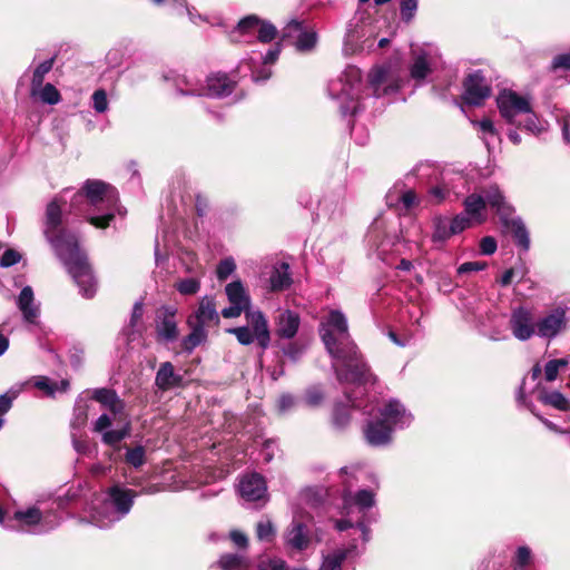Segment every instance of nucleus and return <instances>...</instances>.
Returning a JSON list of instances; mask_svg holds the SVG:
<instances>
[{"label": "nucleus", "instance_id": "obj_1", "mask_svg": "<svg viewBox=\"0 0 570 570\" xmlns=\"http://www.w3.org/2000/svg\"><path fill=\"white\" fill-rule=\"evenodd\" d=\"M68 198L70 212L83 216L97 228L108 227L116 214L125 215L126 210L118 204V193L114 187L90 179L71 197L69 190H65L47 206L45 235L76 282L80 294L91 298L97 291V281L87 254L80 248L77 236L61 227Z\"/></svg>", "mask_w": 570, "mask_h": 570}, {"label": "nucleus", "instance_id": "obj_2", "mask_svg": "<svg viewBox=\"0 0 570 570\" xmlns=\"http://www.w3.org/2000/svg\"><path fill=\"white\" fill-rule=\"evenodd\" d=\"M320 335L332 358L337 381L355 387L352 392H344L351 406L372 415L373 409L367 410L358 396L367 392V386L374 385L376 377L351 338L345 315L338 309L330 311L320 324Z\"/></svg>", "mask_w": 570, "mask_h": 570}, {"label": "nucleus", "instance_id": "obj_3", "mask_svg": "<svg viewBox=\"0 0 570 570\" xmlns=\"http://www.w3.org/2000/svg\"><path fill=\"white\" fill-rule=\"evenodd\" d=\"M399 88L397 82L389 80L386 68L374 67L368 72L367 86L363 89L361 70L355 66H347L337 79L328 83V94L337 101L344 117H354L366 107L368 100L393 95Z\"/></svg>", "mask_w": 570, "mask_h": 570}, {"label": "nucleus", "instance_id": "obj_4", "mask_svg": "<svg viewBox=\"0 0 570 570\" xmlns=\"http://www.w3.org/2000/svg\"><path fill=\"white\" fill-rule=\"evenodd\" d=\"M69 499L58 497L50 502L37 501L33 505L20 508L12 513L0 507V524L9 530L43 534L52 531L61 523V514Z\"/></svg>", "mask_w": 570, "mask_h": 570}, {"label": "nucleus", "instance_id": "obj_5", "mask_svg": "<svg viewBox=\"0 0 570 570\" xmlns=\"http://www.w3.org/2000/svg\"><path fill=\"white\" fill-rule=\"evenodd\" d=\"M345 517L335 521L338 531L352 530L350 537H356L366 544L371 539L368 510L374 505V492L367 489L358 490L355 494L345 492L343 495Z\"/></svg>", "mask_w": 570, "mask_h": 570}, {"label": "nucleus", "instance_id": "obj_6", "mask_svg": "<svg viewBox=\"0 0 570 570\" xmlns=\"http://www.w3.org/2000/svg\"><path fill=\"white\" fill-rule=\"evenodd\" d=\"M136 497L131 489L111 487L106 498L92 508L90 522L100 529L110 528L130 512Z\"/></svg>", "mask_w": 570, "mask_h": 570}, {"label": "nucleus", "instance_id": "obj_7", "mask_svg": "<svg viewBox=\"0 0 570 570\" xmlns=\"http://www.w3.org/2000/svg\"><path fill=\"white\" fill-rule=\"evenodd\" d=\"M235 81L226 73H215L207 77L205 85H199L186 77L177 80V90L183 96H206L209 98H224L235 88Z\"/></svg>", "mask_w": 570, "mask_h": 570}, {"label": "nucleus", "instance_id": "obj_8", "mask_svg": "<svg viewBox=\"0 0 570 570\" xmlns=\"http://www.w3.org/2000/svg\"><path fill=\"white\" fill-rule=\"evenodd\" d=\"M277 29L267 20L255 14L240 19L237 26L230 31L232 42H250L255 37L262 43H269L276 39Z\"/></svg>", "mask_w": 570, "mask_h": 570}, {"label": "nucleus", "instance_id": "obj_9", "mask_svg": "<svg viewBox=\"0 0 570 570\" xmlns=\"http://www.w3.org/2000/svg\"><path fill=\"white\" fill-rule=\"evenodd\" d=\"M363 541L351 537L346 544L333 549L323 557L318 570H355L352 563L365 551Z\"/></svg>", "mask_w": 570, "mask_h": 570}, {"label": "nucleus", "instance_id": "obj_10", "mask_svg": "<svg viewBox=\"0 0 570 570\" xmlns=\"http://www.w3.org/2000/svg\"><path fill=\"white\" fill-rule=\"evenodd\" d=\"M243 312L245 313L247 323L250 327H254L258 345L263 350L267 348L271 342V335L267 321L261 311L247 309L237 304H230V306L222 309V315L224 318H235Z\"/></svg>", "mask_w": 570, "mask_h": 570}, {"label": "nucleus", "instance_id": "obj_11", "mask_svg": "<svg viewBox=\"0 0 570 570\" xmlns=\"http://www.w3.org/2000/svg\"><path fill=\"white\" fill-rule=\"evenodd\" d=\"M436 66V53L432 48L415 47L411 50L410 78L422 86Z\"/></svg>", "mask_w": 570, "mask_h": 570}, {"label": "nucleus", "instance_id": "obj_12", "mask_svg": "<svg viewBox=\"0 0 570 570\" xmlns=\"http://www.w3.org/2000/svg\"><path fill=\"white\" fill-rule=\"evenodd\" d=\"M112 420L107 413H102L94 423L92 431L101 434V442L110 448H120L122 440L131 433V423L126 421L121 428L111 429Z\"/></svg>", "mask_w": 570, "mask_h": 570}, {"label": "nucleus", "instance_id": "obj_13", "mask_svg": "<svg viewBox=\"0 0 570 570\" xmlns=\"http://www.w3.org/2000/svg\"><path fill=\"white\" fill-rule=\"evenodd\" d=\"M497 104L502 118L511 125L517 124L518 117L527 112L530 107V102L525 97L512 90L501 91L497 98Z\"/></svg>", "mask_w": 570, "mask_h": 570}, {"label": "nucleus", "instance_id": "obj_14", "mask_svg": "<svg viewBox=\"0 0 570 570\" xmlns=\"http://www.w3.org/2000/svg\"><path fill=\"white\" fill-rule=\"evenodd\" d=\"M377 416L392 430L405 429L413 421L412 414L396 399H391L377 407Z\"/></svg>", "mask_w": 570, "mask_h": 570}, {"label": "nucleus", "instance_id": "obj_15", "mask_svg": "<svg viewBox=\"0 0 570 570\" xmlns=\"http://www.w3.org/2000/svg\"><path fill=\"white\" fill-rule=\"evenodd\" d=\"M463 87V100L471 106L482 105L491 95V87L480 70L469 73Z\"/></svg>", "mask_w": 570, "mask_h": 570}, {"label": "nucleus", "instance_id": "obj_16", "mask_svg": "<svg viewBox=\"0 0 570 570\" xmlns=\"http://www.w3.org/2000/svg\"><path fill=\"white\" fill-rule=\"evenodd\" d=\"M509 325L513 336L522 342L530 340L537 334L533 315L525 307H517L512 311Z\"/></svg>", "mask_w": 570, "mask_h": 570}, {"label": "nucleus", "instance_id": "obj_17", "mask_svg": "<svg viewBox=\"0 0 570 570\" xmlns=\"http://www.w3.org/2000/svg\"><path fill=\"white\" fill-rule=\"evenodd\" d=\"M313 538L306 523L293 520L284 532L285 547L291 551L302 552L309 548Z\"/></svg>", "mask_w": 570, "mask_h": 570}, {"label": "nucleus", "instance_id": "obj_18", "mask_svg": "<svg viewBox=\"0 0 570 570\" xmlns=\"http://www.w3.org/2000/svg\"><path fill=\"white\" fill-rule=\"evenodd\" d=\"M537 335L542 338H554L567 326L566 311L561 307L554 308L549 314L535 322Z\"/></svg>", "mask_w": 570, "mask_h": 570}, {"label": "nucleus", "instance_id": "obj_19", "mask_svg": "<svg viewBox=\"0 0 570 570\" xmlns=\"http://www.w3.org/2000/svg\"><path fill=\"white\" fill-rule=\"evenodd\" d=\"M393 430L385 424L377 415L367 420L363 428L365 441L371 446H385L392 441Z\"/></svg>", "mask_w": 570, "mask_h": 570}, {"label": "nucleus", "instance_id": "obj_20", "mask_svg": "<svg viewBox=\"0 0 570 570\" xmlns=\"http://www.w3.org/2000/svg\"><path fill=\"white\" fill-rule=\"evenodd\" d=\"M156 333L159 342L170 343L178 337L176 312L171 308H163L157 313Z\"/></svg>", "mask_w": 570, "mask_h": 570}, {"label": "nucleus", "instance_id": "obj_21", "mask_svg": "<svg viewBox=\"0 0 570 570\" xmlns=\"http://www.w3.org/2000/svg\"><path fill=\"white\" fill-rule=\"evenodd\" d=\"M284 37H289L292 33H297L295 48L301 52H308L313 50L317 43V33L315 31H307L303 29L302 22L293 20L284 28Z\"/></svg>", "mask_w": 570, "mask_h": 570}, {"label": "nucleus", "instance_id": "obj_22", "mask_svg": "<svg viewBox=\"0 0 570 570\" xmlns=\"http://www.w3.org/2000/svg\"><path fill=\"white\" fill-rule=\"evenodd\" d=\"M266 483L258 473L244 475L239 482V493L247 501H258L266 494Z\"/></svg>", "mask_w": 570, "mask_h": 570}, {"label": "nucleus", "instance_id": "obj_23", "mask_svg": "<svg viewBox=\"0 0 570 570\" xmlns=\"http://www.w3.org/2000/svg\"><path fill=\"white\" fill-rule=\"evenodd\" d=\"M212 323L218 324L219 315L214 298L204 296L199 302L198 308L189 316L188 324H198L206 327Z\"/></svg>", "mask_w": 570, "mask_h": 570}, {"label": "nucleus", "instance_id": "obj_24", "mask_svg": "<svg viewBox=\"0 0 570 570\" xmlns=\"http://www.w3.org/2000/svg\"><path fill=\"white\" fill-rule=\"evenodd\" d=\"M301 318L296 312L291 309L279 311L275 318V333L279 338L292 340L297 334Z\"/></svg>", "mask_w": 570, "mask_h": 570}, {"label": "nucleus", "instance_id": "obj_25", "mask_svg": "<svg viewBox=\"0 0 570 570\" xmlns=\"http://www.w3.org/2000/svg\"><path fill=\"white\" fill-rule=\"evenodd\" d=\"M17 306L22 314V318L28 324H37L40 315V307L35 301L33 289L31 286H24L18 298Z\"/></svg>", "mask_w": 570, "mask_h": 570}, {"label": "nucleus", "instance_id": "obj_26", "mask_svg": "<svg viewBox=\"0 0 570 570\" xmlns=\"http://www.w3.org/2000/svg\"><path fill=\"white\" fill-rule=\"evenodd\" d=\"M375 41L374 32L368 26H366V36L362 42L354 40L353 29L348 27L344 37L343 51L345 55H354L363 51L371 52L376 48Z\"/></svg>", "mask_w": 570, "mask_h": 570}, {"label": "nucleus", "instance_id": "obj_27", "mask_svg": "<svg viewBox=\"0 0 570 570\" xmlns=\"http://www.w3.org/2000/svg\"><path fill=\"white\" fill-rule=\"evenodd\" d=\"M184 377L175 371L170 362H164L159 365L156 373L155 385L158 390L166 392L183 386Z\"/></svg>", "mask_w": 570, "mask_h": 570}, {"label": "nucleus", "instance_id": "obj_28", "mask_svg": "<svg viewBox=\"0 0 570 570\" xmlns=\"http://www.w3.org/2000/svg\"><path fill=\"white\" fill-rule=\"evenodd\" d=\"M92 400L99 402L102 406H105L109 412L116 417L121 416L125 412L126 404L118 396L115 390L101 387L95 389L91 392Z\"/></svg>", "mask_w": 570, "mask_h": 570}, {"label": "nucleus", "instance_id": "obj_29", "mask_svg": "<svg viewBox=\"0 0 570 570\" xmlns=\"http://www.w3.org/2000/svg\"><path fill=\"white\" fill-rule=\"evenodd\" d=\"M483 193L484 195L482 196L485 199V205H489L502 219L505 220L511 215L512 208L505 203L504 196L499 187L490 186Z\"/></svg>", "mask_w": 570, "mask_h": 570}, {"label": "nucleus", "instance_id": "obj_30", "mask_svg": "<svg viewBox=\"0 0 570 570\" xmlns=\"http://www.w3.org/2000/svg\"><path fill=\"white\" fill-rule=\"evenodd\" d=\"M443 181L445 186H448L451 195L456 199L460 196H463L465 193L470 191V179L468 175L461 171H446L442 174Z\"/></svg>", "mask_w": 570, "mask_h": 570}, {"label": "nucleus", "instance_id": "obj_31", "mask_svg": "<svg viewBox=\"0 0 570 570\" xmlns=\"http://www.w3.org/2000/svg\"><path fill=\"white\" fill-rule=\"evenodd\" d=\"M464 213L475 223L485 222V199L482 195L471 194L464 199Z\"/></svg>", "mask_w": 570, "mask_h": 570}, {"label": "nucleus", "instance_id": "obj_32", "mask_svg": "<svg viewBox=\"0 0 570 570\" xmlns=\"http://www.w3.org/2000/svg\"><path fill=\"white\" fill-rule=\"evenodd\" d=\"M115 452L120 451L121 449L125 450L124 454V462L138 470L140 469L147 461V450L141 444H136L134 446H129L127 444L121 445L120 448H112Z\"/></svg>", "mask_w": 570, "mask_h": 570}, {"label": "nucleus", "instance_id": "obj_33", "mask_svg": "<svg viewBox=\"0 0 570 570\" xmlns=\"http://www.w3.org/2000/svg\"><path fill=\"white\" fill-rule=\"evenodd\" d=\"M271 288L274 292H281L288 288L292 284L289 265L285 262L278 263L273 267L269 277Z\"/></svg>", "mask_w": 570, "mask_h": 570}, {"label": "nucleus", "instance_id": "obj_34", "mask_svg": "<svg viewBox=\"0 0 570 570\" xmlns=\"http://www.w3.org/2000/svg\"><path fill=\"white\" fill-rule=\"evenodd\" d=\"M225 293L229 304H237L250 309V296L240 281H234L227 284Z\"/></svg>", "mask_w": 570, "mask_h": 570}, {"label": "nucleus", "instance_id": "obj_35", "mask_svg": "<svg viewBox=\"0 0 570 570\" xmlns=\"http://www.w3.org/2000/svg\"><path fill=\"white\" fill-rule=\"evenodd\" d=\"M239 68H248L250 71L252 80L254 82H264L272 76L271 67L264 65L262 60L254 57H252L248 61H242Z\"/></svg>", "mask_w": 570, "mask_h": 570}, {"label": "nucleus", "instance_id": "obj_36", "mask_svg": "<svg viewBox=\"0 0 570 570\" xmlns=\"http://www.w3.org/2000/svg\"><path fill=\"white\" fill-rule=\"evenodd\" d=\"M222 570H254L253 563L242 554L226 553L218 561Z\"/></svg>", "mask_w": 570, "mask_h": 570}, {"label": "nucleus", "instance_id": "obj_37", "mask_svg": "<svg viewBox=\"0 0 570 570\" xmlns=\"http://www.w3.org/2000/svg\"><path fill=\"white\" fill-rule=\"evenodd\" d=\"M433 233H432V242L435 244H443L449 238L454 236L452 233L450 218L446 216H436L432 220Z\"/></svg>", "mask_w": 570, "mask_h": 570}, {"label": "nucleus", "instance_id": "obj_38", "mask_svg": "<svg viewBox=\"0 0 570 570\" xmlns=\"http://www.w3.org/2000/svg\"><path fill=\"white\" fill-rule=\"evenodd\" d=\"M35 387L40 391H43L46 395L53 396L57 392H66L69 389V381L61 380L60 382H55L48 379L47 376H35L32 379Z\"/></svg>", "mask_w": 570, "mask_h": 570}, {"label": "nucleus", "instance_id": "obj_39", "mask_svg": "<svg viewBox=\"0 0 570 570\" xmlns=\"http://www.w3.org/2000/svg\"><path fill=\"white\" fill-rule=\"evenodd\" d=\"M30 95L39 99L43 104L56 105L60 101V94L51 83L40 85L39 87H30Z\"/></svg>", "mask_w": 570, "mask_h": 570}, {"label": "nucleus", "instance_id": "obj_40", "mask_svg": "<svg viewBox=\"0 0 570 570\" xmlns=\"http://www.w3.org/2000/svg\"><path fill=\"white\" fill-rule=\"evenodd\" d=\"M539 401L546 405H550L560 411H569L570 410V400H568L561 392L552 391L546 392L542 391L539 394Z\"/></svg>", "mask_w": 570, "mask_h": 570}, {"label": "nucleus", "instance_id": "obj_41", "mask_svg": "<svg viewBox=\"0 0 570 570\" xmlns=\"http://www.w3.org/2000/svg\"><path fill=\"white\" fill-rule=\"evenodd\" d=\"M191 332L184 338L183 347L185 351L191 352L207 338V331L198 324H188Z\"/></svg>", "mask_w": 570, "mask_h": 570}, {"label": "nucleus", "instance_id": "obj_42", "mask_svg": "<svg viewBox=\"0 0 570 570\" xmlns=\"http://www.w3.org/2000/svg\"><path fill=\"white\" fill-rule=\"evenodd\" d=\"M512 236L515 244L523 250L528 252L530 248V236L524 223L520 219H512Z\"/></svg>", "mask_w": 570, "mask_h": 570}, {"label": "nucleus", "instance_id": "obj_43", "mask_svg": "<svg viewBox=\"0 0 570 570\" xmlns=\"http://www.w3.org/2000/svg\"><path fill=\"white\" fill-rule=\"evenodd\" d=\"M420 203L415 191L413 189H407L403 191L399 197L396 203H392L391 196H389L390 206H395L400 213H407Z\"/></svg>", "mask_w": 570, "mask_h": 570}, {"label": "nucleus", "instance_id": "obj_44", "mask_svg": "<svg viewBox=\"0 0 570 570\" xmlns=\"http://www.w3.org/2000/svg\"><path fill=\"white\" fill-rule=\"evenodd\" d=\"M521 117L524 118L523 121L518 120L515 124L519 128H523L534 135H538L543 130L542 122L538 118L537 114L532 110L531 106L529 107V110Z\"/></svg>", "mask_w": 570, "mask_h": 570}, {"label": "nucleus", "instance_id": "obj_45", "mask_svg": "<svg viewBox=\"0 0 570 570\" xmlns=\"http://www.w3.org/2000/svg\"><path fill=\"white\" fill-rule=\"evenodd\" d=\"M88 406L86 403L77 402L73 409V416L70 422L71 432H79L87 423Z\"/></svg>", "mask_w": 570, "mask_h": 570}, {"label": "nucleus", "instance_id": "obj_46", "mask_svg": "<svg viewBox=\"0 0 570 570\" xmlns=\"http://www.w3.org/2000/svg\"><path fill=\"white\" fill-rule=\"evenodd\" d=\"M552 115L561 127L563 141L570 145V112L566 109L554 108Z\"/></svg>", "mask_w": 570, "mask_h": 570}, {"label": "nucleus", "instance_id": "obj_47", "mask_svg": "<svg viewBox=\"0 0 570 570\" xmlns=\"http://www.w3.org/2000/svg\"><path fill=\"white\" fill-rule=\"evenodd\" d=\"M275 534H276V529L269 519L264 518L257 522L256 535H257L258 540L265 541V542H272L273 539L275 538Z\"/></svg>", "mask_w": 570, "mask_h": 570}, {"label": "nucleus", "instance_id": "obj_48", "mask_svg": "<svg viewBox=\"0 0 570 570\" xmlns=\"http://www.w3.org/2000/svg\"><path fill=\"white\" fill-rule=\"evenodd\" d=\"M351 420L350 409L343 403H336L333 410V424L336 429H345Z\"/></svg>", "mask_w": 570, "mask_h": 570}, {"label": "nucleus", "instance_id": "obj_49", "mask_svg": "<svg viewBox=\"0 0 570 570\" xmlns=\"http://www.w3.org/2000/svg\"><path fill=\"white\" fill-rule=\"evenodd\" d=\"M568 364L569 361L567 358H554L547 362L543 368L546 381L553 382L557 379L559 371L566 368Z\"/></svg>", "mask_w": 570, "mask_h": 570}, {"label": "nucleus", "instance_id": "obj_50", "mask_svg": "<svg viewBox=\"0 0 570 570\" xmlns=\"http://www.w3.org/2000/svg\"><path fill=\"white\" fill-rule=\"evenodd\" d=\"M55 63V58L47 59L39 63L37 68L33 70L31 86L30 87H39L43 83L46 75L52 69Z\"/></svg>", "mask_w": 570, "mask_h": 570}, {"label": "nucleus", "instance_id": "obj_51", "mask_svg": "<svg viewBox=\"0 0 570 570\" xmlns=\"http://www.w3.org/2000/svg\"><path fill=\"white\" fill-rule=\"evenodd\" d=\"M175 287L181 295H194L200 288V281L198 277L183 278L176 283Z\"/></svg>", "mask_w": 570, "mask_h": 570}, {"label": "nucleus", "instance_id": "obj_52", "mask_svg": "<svg viewBox=\"0 0 570 570\" xmlns=\"http://www.w3.org/2000/svg\"><path fill=\"white\" fill-rule=\"evenodd\" d=\"M430 202L433 204H441L445 199H449L452 195L445 186L443 179L441 180V184L432 186L428 191Z\"/></svg>", "mask_w": 570, "mask_h": 570}, {"label": "nucleus", "instance_id": "obj_53", "mask_svg": "<svg viewBox=\"0 0 570 570\" xmlns=\"http://www.w3.org/2000/svg\"><path fill=\"white\" fill-rule=\"evenodd\" d=\"M419 0H400V16L403 22L410 23L416 13Z\"/></svg>", "mask_w": 570, "mask_h": 570}, {"label": "nucleus", "instance_id": "obj_54", "mask_svg": "<svg viewBox=\"0 0 570 570\" xmlns=\"http://www.w3.org/2000/svg\"><path fill=\"white\" fill-rule=\"evenodd\" d=\"M228 332L234 334L242 345H249L255 340L257 341L254 327L250 328L248 326H239L230 328Z\"/></svg>", "mask_w": 570, "mask_h": 570}, {"label": "nucleus", "instance_id": "obj_55", "mask_svg": "<svg viewBox=\"0 0 570 570\" xmlns=\"http://www.w3.org/2000/svg\"><path fill=\"white\" fill-rule=\"evenodd\" d=\"M452 233L454 235L462 233L466 228H469L474 222L465 214L461 213L450 218Z\"/></svg>", "mask_w": 570, "mask_h": 570}, {"label": "nucleus", "instance_id": "obj_56", "mask_svg": "<svg viewBox=\"0 0 570 570\" xmlns=\"http://www.w3.org/2000/svg\"><path fill=\"white\" fill-rule=\"evenodd\" d=\"M92 108L96 112L102 114L108 110V98L107 92L104 89H97L91 96Z\"/></svg>", "mask_w": 570, "mask_h": 570}, {"label": "nucleus", "instance_id": "obj_57", "mask_svg": "<svg viewBox=\"0 0 570 570\" xmlns=\"http://www.w3.org/2000/svg\"><path fill=\"white\" fill-rule=\"evenodd\" d=\"M297 399L294 395L289 393H283L282 395H279L276 403L277 412L279 414H286L293 409H295Z\"/></svg>", "mask_w": 570, "mask_h": 570}, {"label": "nucleus", "instance_id": "obj_58", "mask_svg": "<svg viewBox=\"0 0 570 570\" xmlns=\"http://www.w3.org/2000/svg\"><path fill=\"white\" fill-rule=\"evenodd\" d=\"M236 269L235 261L232 257L224 258L216 268V275L219 281H225Z\"/></svg>", "mask_w": 570, "mask_h": 570}, {"label": "nucleus", "instance_id": "obj_59", "mask_svg": "<svg viewBox=\"0 0 570 570\" xmlns=\"http://www.w3.org/2000/svg\"><path fill=\"white\" fill-rule=\"evenodd\" d=\"M73 450L81 455H88L91 451L90 443L87 439H82L77 432H70Z\"/></svg>", "mask_w": 570, "mask_h": 570}, {"label": "nucleus", "instance_id": "obj_60", "mask_svg": "<svg viewBox=\"0 0 570 570\" xmlns=\"http://www.w3.org/2000/svg\"><path fill=\"white\" fill-rule=\"evenodd\" d=\"M68 357L73 368H79L85 360V348L80 344L72 345L69 348Z\"/></svg>", "mask_w": 570, "mask_h": 570}, {"label": "nucleus", "instance_id": "obj_61", "mask_svg": "<svg viewBox=\"0 0 570 570\" xmlns=\"http://www.w3.org/2000/svg\"><path fill=\"white\" fill-rule=\"evenodd\" d=\"M531 550L528 547H519L515 552L514 567L517 570H523L530 563Z\"/></svg>", "mask_w": 570, "mask_h": 570}, {"label": "nucleus", "instance_id": "obj_62", "mask_svg": "<svg viewBox=\"0 0 570 570\" xmlns=\"http://www.w3.org/2000/svg\"><path fill=\"white\" fill-rule=\"evenodd\" d=\"M258 570H288L284 560L278 558H266L258 563Z\"/></svg>", "mask_w": 570, "mask_h": 570}, {"label": "nucleus", "instance_id": "obj_63", "mask_svg": "<svg viewBox=\"0 0 570 570\" xmlns=\"http://www.w3.org/2000/svg\"><path fill=\"white\" fill-rule=\"evenodd\" d=\"M282 351L285 356H287L292 361L296 362L303 355L304 348L302 345L297 344L296 342H289L285 346L282 347Z\"/></svg>", "mask_w": 570, "mask_h": 570}, {"label": "nucleus", "instance_id": "obj_64", "mask_svg": "<svg viewBox=\"0 0 570 570\" xmlns=\"http://www.w3.org/2000/svg\"><path fill=\"white\" fill-rule=\"evenodd\" d=\"M282 51V45L276 42L272 46L265 55H259V60L263 61L264 65L271 66L276 62Z\"/></svg>", "mask_w": 570, "mask_h": 570}]
</instances>
